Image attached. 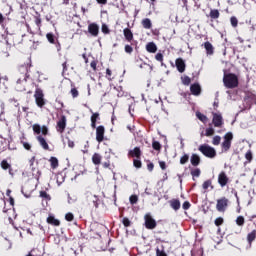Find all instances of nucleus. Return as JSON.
<instances>
[{"instance_id": "obj_48", "label": "nucleus", "mask_w": 256, "mask_h": 256, "mask_svg": "<svg viewBox=\"0 0 256 256\" xmlns=\"http://www.w3.org/2000/svg\"><path fill=\"white\" fill-rule=\"evenodd\" d=\"M122 223L124 227H131V221L129 220V218H123Z\"/></svg>"}, {"instance_id": "obj_33", "label": "nucleus", "mask_w": 256, "mask_h": 256, "mask_svg": "<svg viewBox=\"0 0 256 256\" xmlns=\"http://www.w3.org/2000/svg\"><path fill=\"white\" fill-rule=\"evenodd\" d=\"M129 201L131 205H137L138 201H139V197L137 195H131L129 197Z\"/></svg>"}, {"instance_id": "obj_53", "label": "nucleus", "mask_w": 256, "mask_h": 256, "mask_svg": "<svg viewBox=\"0 0 256 256\" xmlns=\"http://www.w3.org/2000/svg\"><path fill=\"white\" fill-rule=\"evenodd\" d=\"M155 59H156V61H160V63H163V54L157 53L155 55Z\"/></svg>"}, {"instance_id": "obj_1", "label": "nucleus", "mask_w": 256, "mask_h": 256, "mask_svg": "<svg viewBox=\"0 0 256 256\" xmlns=\"http://www.w3.org/2000/svg\"><path fill=\"white\" fill-rule=\"evenodd\" d=\"M29 69H31V61L19 67L16 81L17 91H25V85H27V79H29Z\"/></svg>"}, {"instance_id": "obj_22", "label": "nucleus", "mask_w": 256, "mask_h": 256, "mask_svg": "<svg viewBox=\"0 0 256 256\" xmlns=\"http://www.w3.org/2000/svg\"><path fill=\"white\" fill-rule=\"evenodd\" d=\"M123 33H124V37H125L126 41L131 43V41H133V32L131 31V29L125 28L123 30Z\"/></svg>"}, {"instance_id": "obj_5", "label": "nucleus", "mask_w": 256, "mask_h": 256, "mask_svg": "<svg viewBox=\"0 0 256 256\" xmlns=\"http://www.w3.org/2000/svg\"><path fill=\"white\" fill-rule=\"evenodd\" d=\"M223 139H224V141L221 144L222 151L224 153H227V151H229V149H231V143L233 141V132H227L224 135Z\"/></svg>"}, {"instance_id": "obj_60", "label": "nucleus", "mask_w": 256, "mask_h": 256, "mask_svg": "<svg viewBox=\"0 0 256 256\" xmlns=\"http://www.w3.org/2000/svg\"><path fill=\"white\" fill-rule=\"evenodd\" d=\"M23 147L24 149H26L27 151L31 150V144H29L28 142H23Z\"/></svg>"}, {"instance_id": "obj_50", "label": "nucleus", "mask_w": 256, "mask_h": 256, "mask_svg": "<svg viewBox=\"0 0 256 256\" xmlns=\"http://www.w3.org/2000/svg\"><path fill=\"white\" fill-rule=\"evenodd\" d=\"M102 33H104L105 35H108L109 33V26H107V24H102Z\"/></svg>"}, {"instance_id": "obj_4", "label": "nucleus", "mask_w": 256, "mask_h": 256, "mask_svg": "<svg viewBox=\"0 0 256 256\" xmlns=\"http://www.w3.org/2000/svg\"><path fill=\"white\" fill-rule=\"evenodd\" d=\"M34 99L36 101L37 107H40V109H43V107H45V94L43 93V90L41 88H36L34 93Z\"/></svg>"}, {"instance_id": "obj_29", "label": "nucleus", "mask_w": 256, "mask_h": 256, "mask_svg": "<svg viewBox=\"0 0 256 256\" xmlns=\"http://www.w3.org/2000/svg\"><path fill=\"white\" fill-rule=\"evenodd\" d=\"M196 117H197V119H199V121H202V123H207V121H208L207 116H205V114H203L201 112H196Z\"/></svg>"}, {"instance_id": "obj_56", "label": "nucleus", "mask_w": 256, "mask_h": 256, "mask_svg": "<svg viewBox=\"0 0 256 256\" xmlns=\"http://www.w3.org/2000/svg\"><path fill=\"white\" fill-rule=\"evenodd\" d=\"M71 95H72V97H79V91L78 90H76V88H72L71 89Z\"/></svg>"}, {"instance_id": "obj_35", "label": "nucleus", "mask_w": 256, "mask_h": 256, "mask_svg": "<svg viewBox=\"0 0 256 256\" xmlns=\"http://www.w3.org/2000/svg\"><path fill=\"white\" fill-rule=\"evenodd\" d=\"M46 39L49 41V43L54 44L55 43V34L54 33H47Z\"/></svg>"}, {"instance_id": "obj_3", "label": "nucleus", "mask_w": 256, "mask_h": 256, "mask_svg": "<svg viewBox=\"0 0 256 256\" xmlns=\"http://www.w3.org/2000/svg\"><path fill=\"white\" fill-rule=\"evenodd\" d=\"M198 150L201 151L202 155L208 157L209 159H215V157H217V151L215 148L207 144L200 145Z\"/></svg>"}, {"instance_id": "obj_31", "label": "nucleus", "mask_w": 256, "mask_h": 256, "mask_svg": "<svg viewBox=\"0 0 256 256\" xmlns=\"http://www.w3.org/2000/svg\"><path fill=\"white\" fill-rule=\"evenodd\" d=\"M219 15H220V13H219V10H217V9H213L210 11L211 19H219Z\"/></svg>"}, {"instance_id": "obj_47", "label": "nucleus", "mask_w": 256, "mask_h": 256, "mask_svg": "<svg viewBox=\"0 0 256 256\" xmlns=\"http://www.w3.org/2000/svg\"><path fill=\"white\" fill-rule=\"evenodd\" d=\"M182 209H184V211H187L188 209H191V203H189V201H185L182 204Z\"/></svg>"}, {"instance_id": "obj_23", "label": "nucleus", "mask_w": 256, "mask_h": 256, "mask_svg": "<svg viewBox=\"0 0 256 256\" xmlns=\"http://www.w3.org/2000/svg\"><path fill=\"white\" fill-rule=\"evenodd\" d=\"M100 119L99 118V112H95L92 114L91 116V127L92 129H97V120Z\"/></svg>"}, {"instance_id": "obj_64", "label": "nucleus", "mask_w": 256, "mask_h": 256, "mask_svg": "<svg viewBox=\"0 0 256 256\" xmlns=\"http://www.w3.org/2000/svg\"><path fill=\"white\" fill-rule=\"evenodd\" d=\"M34 163H35V156H33V157L29 160L30 167H33Z\"/></svg>"}, {"instance_id": "obj_12", "label": "nucleus", "mask_w": 256, "mask_h": 256, "mask_svg": "<svg viewBox=\"0 0 256 256\" xmlns=\"http://www.w3.org/2000/svg\"><path fill=\"white\" fill-rule=\"evenodd\" d=\"M218 183L222 187H225V185L229 183V177H227V174L224 171L220 172L218 175Z\"/></svg>"}, {"instance_id": "obj_32", "label": "nucleus", "mask_w": 256, "mask_h": 256, "mask_svg": "<svg viewBox=\"0 0 256 256\" xmlns=\"http://www.w3.org/2000/svg\"><path fill=\"white\" fill-rule=\"evenodd\" d=\"M236 224L238 227H243L245 225V218L243 216H238L236 219Z\"/></svg>"}, {"instance_id": "obj_62", "label": "nucleus", "mask_w": 256, "mask_h": 256, "mask_svg": "<svg viewBox=\"0 0 256 256\" xmlns=\"http://www.w3.org/2000/svg\"><path fill=\"white\" fill-rule=\"evenodd\" d=\"M35 24L37 25V27H41V19L39 17L35 18Z\"/></svg>"}, {"instance_id": "obj_2", "label": "nucleus", "mask_w": 256, "mask_h": 256, "mask_svg": "<svg viewBox=\"0 0 256 256\" xmlns=\"http://www.w3.org/2000/svg\"><path fill=\"white\" fill-rule=\"evenodd\" d=\"M223 83L226 89H235V87L239 86V78H237V75L232 73L224 74Z\"/></svg>"}, {"instance_id": "obj_54", "label": "nucleus", "mask_w": 256, "mask_h": 256, "mask_svg": "<svg viewBox=\"0 0 256 256\" xmlns=\"http://www.w3.org/2000/svg\"><path fill=\"white\" fill-rule=\"evenodd\" d=\"M124 49H125V53H129V54L133 53V47H131V45L127 44Z\"/></svg>"}, {"instance_id": "obj_40", "label": "nucleus", "mask_w": 256, "mask_h": 256, "mask_svg": "<svg viewBox=\"0 0 256 256\" xmlns=\"http://www.w3.org/2000/svg\"><path fill=\"white\" fill-rule=\"evenodd\" d=\"M245 159L248 160V163H251V161H253V152H251V150H248L246 152Z\"/></svg>"}, {"instance_id": "obj_9", "label": "nucleus", "mask_w": 256, "mask_h": 256, "mask_svg": "<svg viewBox=\"0 0 256 256\" xmlns=\"http://www.w3.org/2000/svg\"><path fill=\"white\" fill-rule=\"evenodd\" d=\"M213 118H212V123L214 127H223V116L221 113H212Z\"/></svg>"}, {"instance_id": "obj_7", "label": "nucleus", "mask_w": 256, "mask_h": 256, "mask_svg": "<svg viewBox=\"0 0 256 256\" xmlns=\"http://www.w3.org/2000/svg\"><path fill=\"white\" fill-rule=\"evenodd\" d=\"M66 127H67V117H65V115H62L57 122L56 131H58V133H64Z\"/></svg>"}, {"instance_id": "obj_43", "label": "nucleus", "mask_w": 256, "mask_h": 256, "mask_svg": "<svg viewBox=\"0 0 256 256\" xmlns=\"http://www.w3.org/2000/svg\"><path fill=\"white\" fill-rule=\"evenodd\" d=\"M32 129H33V131H34V133H36L37 135H39L40 133H41V126L39 125V124H34L33 126H32Z\"/></svg>"}, {"instance_id": "obj_10", "label": "nucleus", "mask_w": 256, "mask_h": 256, "mask_svg": "<svg viewBox=\"0 0 256 256\" xmlns=\"http://www.w3.org/2000/svg\"><path fill=\"white\" fill-rule=\"evenodd\" d=\"M229 200L227 198H221L217 200L216 209L217 211L223 212L227 209Z\"/></svg>"}, {"instance_id": "obj_8", "label": "nucleus", "mask_w": 256, "mask_h": 256, "mask_svg": "<svg viewBox=\"0 0 256 256\" xmlns=\"http://www.w3.org/2000/svg\"><path fill=\"white\" fill-rule=\"evenodd\" d=\"M105 139V126L100 125L96 128V141L98 143H103Z\"/></svg>"}, {"instance_id": "obj_42", "label": "nucleus", "mask_w": 256, "mask_h": 256, "mask_svg": "<svg viewBox=\"0 0 256 256\" xmlns=\"http://www.w3.org/2000/svg\"><path fill=\"white\" fill-rule=\"evenodd\" d=\"M152 147L155 151H161V143L159 141H153Z\"/></svg>"}, {"instance_id": "obj_58", "label": "nucleus", "mask_w": 256, "mask_h": 256, "mask_svg": "<svg viewBox=\"0 0 256 256\" xmlns=\"http://www.w3.org/2000/svg\"><path fill=\"white\" fill-rule=\"evenodd\" d=\"M41 133L42 135H47V133H49V129L47 128V126H43L41 128Z\"/></svg>"}, {"instance_id": "obj_20", "label": "nucleus", "mask_w": 256, "mask_h": 256, "mask_svg": "<svg viewBox=\"0 0 256 256\" xmlns=\"http://www.w3.org/2000/svg\"><path fill=\"white\" fill-rule=\"evenodd\" d=\"M190 163L191 165H193V167L199 166V164L201 163V157H199V155L197 154H192L190 158Z\"/></svg>"}, {"instance_id": "obj_16", "label": "nucleus", "mask_w": 256, "mask_h": 256, "mask_svg": "<svg viewBox=\"0 0 256 256\" xmlns=\"http://www.w3.org/2000/svg\"><path fill=\"white\" fill-rule=\"evenodd\" d=\"M128 155L130 157H136V159H141V148L135 147L133 150H129Z\"/></svg>"}, {"instance_id": "obj_49", "label": "nucleus", "mask_w": 256, "mask_h": 256, "mask_svg": "<svg viewBox=\"0 0 256 256\" xmlns=\"http://www.w3.org/2000/svg\"><path fill=\"white\" fill-rule=\"evenodd\" d=\"M156 256H167V253H165V250H161V249L157 248Z\"/></svg>"}, {"instance_id": "obj_52", "label": "nucleus", "mask_w": 256, "mask_h": 256, "mask_svg": "<svg viewBox=\"0 0 256 256\" xmlns=\"http://www.w3.org/2000/svg\"><path fill=\"white\" fill-rule=\"evenodd\" d=\"M32 172H33V176L35 177V179H39L41 177V171L37 170L36 174H35V168L32 167Z\"/></svg>"}, {"instance_id": "obj_6", "label": "nucleus", "mask_w": 256, "mask_h": 256, "mask_svg": "<svg viewBox=\"0 0 256 256\" xmlns=\"http://www.w3.org/2000/svg\"><path fill=\"white\" fill-rule=\"evenodd\" d=\"M144 221L146 229L153 230L155 229V227H157V221H155V219L153 218V216H151L150 213L145 214Z\"/></svg>"}, {"instance_id": "obj_44", "label": "nucleus", "mask_w": 256, "mask_h": 256, "mask_svg": "<svg viewBox=\"0 0 256 256\" xmlns=\"http://www.w3.org/2000/svg\"><path fill=\"white\" fill-rule=\"evenodd\" d=\"M40 197H42V199H46V201H51V196L45 191L40 192Z\"/></svg>"}, {"instance_id": "obj_19", "label": "nucleus", "mask_w": 256, "mask_h": 256, "mask_svg": "<svg viewBox=\"0 0 256 256\" xmlns=\"http://www.w3.org/2000/svg\"><path fill=\"white\" fill-rule=\"evenodd\" d=\"M170 207L174 209V211H179L181 209V201L179 199L170 200Z\"/></svg>"}, {"instance_id": "obj_18", "label": "nucleus", "mask_w": 256, "mask_h": 256, "mask_svg": "<svg viewBox=\"0 0 256 256\" xmlns=\"http://www.w3.org/2000/svg\"><path fill=\"white\" fill-rule=\"evenodd\" d=\"M0 165L4 171H9V174L13 175V168L11 167V164L7 162V160H2Z\"/></svg>"}, {"instance_id": "obj_61", "label": "nucleus", "mask_w": 256, "mask_h": 256, "mask_svg": "<svg viewBox=\"0 0 256 256\" xmlns=\"http://www.w3.org/2000/svg\"><path fill=\"white\" fill-rule=\"evenodd\" d=\"M90 67H92L94 71H97V62L96 61H92L90 63Z\"/></svg>"}, {"instance_id": "obj_38", "label": "nucleus", "mask_w": 256, "mask_h": 256, "mask_svg": "<svg viewBox=\"0 0 256 256\" xmlns=\"http://www.w3.org/2000/svg\"><path fill=\"white\" fill-rule=\"evenodd\" d=\"M212 144L216 145V146L220 145L221 144V136H219V135L214 136L212 139Z\"/></svg>"}, {"instance_id": "obj_59", "label": "nucleus", "mask_w": 256, "mask_h": 256, "mask_svg": "<svg viewBox=\"0 0 256 256\" xmlns=\"http://www.w3.org/2000/svg\"><path fill=\"white\" fill-rule=\"evenodd\" d=\"M99 198L97 197V195H94V199H93V203H94V207H99Z\"/></svg>"}, {"instance_id": "obj_28", "label": "nucleus", "mask_w": 256, "mask_h": 256, "mask_svg": "<svg viewBox=\"0 0 256 256\" xmlns=\"http://www.w3.org/2000/svg\"><path fill=\"white\" fill-rule=\"evenodd\" d=\"M50 164L52 169H57L59 167V160L56 157H51Z\"/></svg>"}, {"instance_id": "obj_25", "label": "nucleus", "mask_w": 256, "mask_h": 256, "mask_svg": "<svg viewBox=\"0 0 256 256\" xmlns=\"http://www.w3.org/2000/svg\"><path fill=\"white\" fill-rule=\"evenodd\" d=\"M256 239V230H252L250 233H248L247 235V241L251 247V245L253 244V241H255Z\"/></svg>"}, {"instance_id": "obj_14", "label": "nucleus", "mask_w": 256, "mask_h": 256, "mask_svg": "<svg viewBox=\"0 0 256 256\" xmlns=\"http://www.w3.org/2000/svg\"><path fill=\"white\" fill-rule=\"evenodd\" d=\"M202 47H204L207 55H213V53H215V47H213V44L209 41L202 44Z\"/></svg>"}, {"instance_id": "obj_39", "label": "nucleus", "mask_w": 256, "mask_h": 256, "mask_svg": "<svg viewBox=\"0 0 256 256\" xmlns=\"http://www.w3.org/2000/svg\"><path fill=\"white\" fill-rule=\"evenodd\" d=\"M230 23H231L232 27L235 28V27H237V25H239V20L237 19V17L232 16L230 18Z\"/></svg>"}, {"instance_id": "obj_11", "label": "nucleus", "mask_w": 256, "mask_h": 256, "mask_svg": "<svg viewBox=\"0 0 256 256\" xmlns=\"http://www.w3.org/2000/svg\"><path fill=\"white\" fill-rule=\"evenodd\" d=\"M175 65L179 73H185L187 65L185 64V60H183V58H177L175 61Z\"/></svg>"}, {"instance_id": "obj_13", "label": "nucleus", "mask_w": 256, "mask_h": 256, "mask_svg": "<svg viewBox=\"0 0 256 256\" xmlns=\"http://www.w3.org/2000/svg\"><path fill=\"white\" fill-rule=\"evenodd\" d=\"M88 32L90 33V35H92V37H97V35H99V25L95 23L89 24Z\"/></svg>"}, {"instance_id": "obj_37", "label": "nucleus", "mask_w": 256, "mask_h": 256, "mask_svg": "<svg viewBox=\"0 0 256 256\" xmlns=\"http://www.w3.org/2000/svg\"><path fill=\"white\" fill-rule=\"evenodd\" d=\"M133 165H134V167H136V169H141V167H142L141 158L134 159Z\"/></svg>"}, {"instance_id": "obj_27", "label": "nucleus", "mask_w": 256, "mask_h": 256, "mask_svg": "<svg viewBox=\"0 0 256 256\" xmlns=\"http://www.w3.org/2000/svg\"><path fill=\"white\" fill-rule=\"evenodd\" d=\"M92 162L94 163V165H101V156L99 155V153H95L92 156Z\"/></svg>"}, {"instance_id": "obj_57", "label": "nucleus", "mask_w": 256, "mask_h": 256, "mask_svg": "<svg viewBox=\"0 0 256 256\" xmlns=\"http://www.w3.org/2000/svg\"><path fill=\"white\" fill-rule=\"evenodd\" d=\"M159 165L163 171H165V169H167V164L165 163V161H159Z\"/></svg>"}, {"instance_id": "obj_51", "label": "nucleus", "mask_w": 256, "mask_h": 256, "mask_svg": "<svg viewBox=\"0 0 256 256\" xmlns=\"http://www.w3.org/2000/svg\"><path fill=\"white\" fill-rule=\"evenodd\" d=\"M66 221H73L75 219V216H73V213L69 212L65 215Z\"/></svg>"}, {"instance_id": "obj_26", "label": "nucleus", "mask_w": 256, "mask_h": 256, "mask_svg": "<svg viewBox=\"0 0 256 256\" xmlns=\"http://www.w3.org/2000/svg\"><path fill=\"white\" fill-rule=\"evenodd\" d=\"M142 27H144V29H151V27H153V23H151V19H149V18L143 19Z\"/></svg>"}, {"instance_id": "obj_45", "label": "nucleus", "mask_w": 256, "mask_h": 256, "mask_svg": "<svg viewBox=\"0 0 256 256\" xmlns=\"http://www.w3.org/2000/svg\"><path fill=\"white\" fill-rule=\"evenodd\" d=\"M183 85H191V78L189 76H184L181 78Z\"/></svg>"}, {"instance_id": "obj_30", "label": "nucleus", "mask_w": 256, "mask_h": 256, "mask_svg": "<svg viewBox=\"0 0 256 256\" xmlns=\"http://www.w3.org/2000/svg\"><path fill=\"white\" fill-rule=\"evenodd\" d=\"M190 174L193 177V181H195V177H200L201 176V169H199V168L192 169Z\"/></svg>"}, {"instance_id": "obj_36", "label": "nucleus", "mask_w": 256, "mask_h": 256, "mask_svg": "<svg viewBox=\"0 0 256 256\" xmlns=\"http://www.w3.org/2000/svg\"><path fill=\"white\" fill-rule=\"evenodd\" d=\"M189 162V154H184L181 158H180V165H185V163Z\"/></svg>"}, {"instance_id": "obj_46", "label": "nucleus", "mask_w": 256, "mask_h": 256, "mask_svg": "<svg viewBox=\"0 0 256 256\" xmlns=\"http://www.w3.org/2000/svg\"><path fill=\"white\" fill-rule=\"evenodd\" d=\"M223 222H224L223 217H218L215 219L214 224L216 225V227H219Z\"/></svg>"}, {"instance_id": "obj_17", "label": "nucleus", "mask_w": 256, "mask_h": 256, "mask_svg": "<svg viewBox=\"0 0 256 256\" xmlns=\"http://www.w3.org/2000/svg\"><path fill=\"white\" fill-rule=\"evenodd\" d=\"M47 223L49 225H53L54 227H59L61 225V221H59L58 219H56L55 216L53 215H49L47 218Z\"/></svg>"}, {"instance_id": "obj_24", "label": "nucleus", "mask_w": 256, "mask_h": 256, "mask_svg": "<svg viewBox=\"0 0 256 256\" xmlns=\"http://www.w3.org/2000/svg\"><path fill=\"white\" fill-rule=\"evenodd\" d=\"M146 51H148V53H157V45L155 42L148 43L146 45Z\"/></svg>"}, {"instance_id": "obj_41", "label": "nucleus", "mask_w": 256, "mask_h": 256, "mask_svg": "<svg viewBox=\"0 0 256 256\" xmlns=\"http://www.w3.org/2000/svg\"><path fill=\"white\" fill-rule=\"evenodd\" d=\"M205 135L206 137H211L212 135H215V129H213V127L207 128Z\"/></svg>"}, {"instance_id": "obj_55", "label": "nucleus", "mask_w": 256, "mask_h": 256, "mask_svg": "<svg viewBox=\"0 0 256 256\" xmlns=\"http://www.w3.org/2000/svg\"><path fill=\"white\" fill-rule=\"evenodd\" d=\"M111 75H112L111 69L108 68V69L106 70V79H107L108 81H112Z\"/></svg>"}, {"instance_id": "obj_15", "label": "nucleus", "mask_w": 256, "mask_h": 256, "mask_svg": "<svg viewBox=\"0 0 256 256\" xmlns=\"http://www.w3.org/2000/svg\"><path fill=\"white\" fill-rule=\"evenodd\" d=\"M190 91L192 95L199 96L201 95V85L199 83H194L190 86Z\"/></svg>"}, {"instance_id": "obj_21", "label": "nucleus", "mask_w": 256, "mask_h": 256, "mask_svg": "<svg viewBox=\"0 0 256 256\" xmlns=\"http://www.w3.org/2000/svg\"><path fill=\"white\" fill-rule=\"evenodd\" d=\"M37 141L40 143L41 147L45 151H49V144L47 143V140H45V138H43V136H37Z\"/></svg>"}, {"instance_id": "obj_34", "label": "nucleus", "mask_w": 256, "mask_h": 256, "mask_svg": "<svg viewBox=\"0 0 256 256\" xmlns=\"http://www.w3.org/2000/svg\"><path fill=\"white\" fill-rule=\"evenodd\" d=\"M210 187L211 189H213V182L211 180H206L203 184H202V188L206 191V189Z\"/></svg>"}, {"instance_id": "obj_63", "label": "nucleus", "mask_w": 256, "mask_h": 256, "mask_svg": "<svg viewBox=\"0 0 256 256\" xmlns=\"http://www.w3.org/2000/svg\"><path fill=\"white\" fill-rule=\"evenodd\" d=\"M154 167H155V165H154L153 163H149V164L147 165L148 171H153Z\"/></svg>"}]
</instances>
